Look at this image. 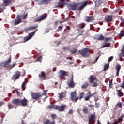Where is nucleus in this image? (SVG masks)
Segmentation results:
<instances>
[{
    "instance_id": "nucleus-22",
    "label": "nucleus",
    "mask_w": 124,
    "mask_h": 124,
    "mask_svg": "<svg viewBox=\"0 0 124 124\" xmlns=\"http://www.w3.org/2000/svg\"><path fill=\"white\" fill-rule=\"evenodd\" d=\"M59 97L60 100H63V98L66 96V94L64 92H62L59 94Z\"/></svg>"
},
{
    "instance_id": "nucleus-54",
    "label": "nucleus",
    "mask_w": 124,
    "mask_h": 124,
    "mask_svg": "<svg viewBox=\"0 0 124 124\" xmlns=\"http://www.w3.org/2000/svg\"><path fill=\"white\" fill-rule=\"evenodd\" d=\"M73 111H72V109H70L68 111V114H73Z\"/></svg>"
},
{
    "instance_id": "nucleus-61",
    "label": "nucleus",
    "mask_w": 124,
    "mask_h": 124,
    "mask_svg": "<svg viewBox=\"0 0 124 124\" xmlns=\"http://www.w3.org/2000/svg\"><path fill=\"white\" fill-rule=\"evenodd\" d=\"M98 59H99V57H98L96 58L95 59L96 62H97V60H98Z\"/></svg>"
},
{
    "instance_id": "nucleus-27",
    "label": "nucleus",
    "mask_w": 124,
    "mask_h": 124,
    "mask_svg": "<svg viewBox=\"0 0 124 124\" xmlns=\"http://www.w3.org/2000/svg\"><path fill=\"white\" fill-rule=\"evenodd\" d=\"M124 115L122 114L121 116L118 118V121H116V120H115L114 123H115V124H118L120 123H122V122H123V119H124Z\"/></svg>"
},
{
    "instance_id": "nucleus-42",
    "label": "nucleus",
    "mask_w": 124,
    "mask_h": 124,
    "mask_svg": "<svg viewBox=\"0 0 124 124\" xmlns=\"http://www.w3.org/2000/svg\"><path fill=\"white\" fill-rule=\"evenodd\" d=\"M51 118L52 119V120H55V119H57V115L52 114L50 116Z\"/></svg>"
},
{
    "instance_id": "nucleus-49",
    "label": "nucleus",
    "mask_w": 124,
    "mask_h": 124,
    "mask_svg": "<svg viewBox=\"0 0 124 124\" xmlns=\"http://www.w3.org/2000/svg\"><path fill=\"white\" fill-rule=\"evenodd\" d=\"M48 108H50V109H52V108H54V109H55V106H54V105H49L48 106Z\"/></svg>"
},
{
    "instance_id": "nucleus-10",
    "label": "nucleus",
    "mask_w": 124,
    "mask_h": 124,
    "mask_svg": "<svg viewBox=\"0 0 124 124\" xmlns=\"http://www.w3.org/2000/svg\"><path fill=\"white\" fill-rule=\"evenodd\" d=\"M67 107L66 105H62L61 106L55 105V109L58 110L59 112H63L65 110V108Z\"/></svg>"
},
{
    "instance_id": "nucleus-1",
    "label": "nucleus",
    "mask_w": 124,
    "mask_h": 124,
    "mask_svg": "<svg viewBox=\"0 0 124 124\" xmlns=\"http://www.w3.org/2000/svg\"><path fill=\"white\" fill-rule=\"evenodd\" d=\"M79 4H74V5H70L69 6V9L71 10H82L84 9L88 4H89V1H85L81 3V6H79Z\"/></svg>"
},
{
    "instance_id": "nucleus-62",
    "label": "nucleus",
    "mask_w": 124,
    "mask_h": 124,
    "mask_svg": "<svg viewBox=\"0 0 124 124\" xmlns=\"http://www.w3.org/2000/svg\"><path fill=\"white\" fill-rule=\"evenodd\" d=\"M63 50H67V48L66 47H64L63 48Z\"/></svg>"
},
{
    "instance_id": "nucleus-53",
    "label": "nucleus",
    "mask_w": 124,
    "mask_h": 124,
    "mask_svg": "<svg viewBox=\"0 0 124 124\" xmlns=\"http://www.w3.org/2000/svg\"><path fill=\"white\" fill-rule=\"evenodd\" d=\"M62 27H63V25H62V26H59V27H58V29H59L58 31H62V30H62Z\"/></svg>"
},
{
    "instance_id": "nucleus-36",
    "label": "nucleus",
    "mask_w": 124,
    "mask_h": 124,
    "mask_svg": "<svg viewBox=\"0 0 124 124\" xmlns=\"http://www.w3.org/2000/svg\"><path fill=\"white\" fill-rule=\"evenodd\" d=\"M70 53H71V54H76V53H77V49L74 48L73 49L70 50Z\"/></svg>"
},
{
    "instance_id": "nucleus-9",
    "label": "nucleus",
    "mask_w": 124,
    "mask_h": 124,
    "mask_svg": "<svg viewBox=\"0 0 124 124\" xmlns=\"http://www.w3.org/2000/svg\"><path fill=\"white\" fill-rule=\"evenodd\" d=\"M11 62V58H9L7 61L5 62H2L0 63V66L1 67H5L6 68L9 67V64Z\"/></svg>"
},
{
    "instance_id": "nucleus-3",
    "label": "nucleus",
    "mask_w": 124,
    "mask_h": 124,
    "mask_svg": "<svg viewBox=\"0 0 124 124\" xmlns=\"http://www.w3.org/2000/svg\"><path fill=\"white\" fill-rule=\"evenodd\" d=\"M79 53L81 55V56H83V58H88L89 56H90V54H93V51L91 52L90 49L88 48H83L80 50H79Z\"/></svg>"
},
{
    "instance_id": "nucleus-6",
    "label": "nucleus",
    "mask_w": 124,
    "mask_h": 124,
    "mask_svg": "<svg viewBox=\"0 0 124 124\" xmlns=\"http://www.w3.org/2000/svg\"><path fill=\"white\" fill-rule=\"evenodd\" d=\"M70 95V99L72 101H73V102H77V101H78L79 97L77 96L76 91L71 92Z\"/></svg>"
},
{
    "instance_id": "nucleus-47",
    "label": "nucleus",
    "mask_w": 124,
    "mask_h": 124,
    "mask_svg": "<svg viewBox=\"0 0 124 124\" xmlns=\"http://www.w3.org/2000/svg\"><path fill=\"white\" fill-rule=\"evenodd\" d=\"M42 96H43V95H47V90H44L43 93H42Z\"/></svg>"
},
{
    "instance_id": "nucleus-15",
    "label": "nucleus",
    "mask_w": 124,
    "mask_h": 124,
    "mask_svg": "<svg viewBox=\"0 0 124 124\" xmlns=\"http://www.w3.org/2000/svg\"><path fill=\"white\" fill-rule=\"evenodd\" d=\"M43 123L44 124H55V120H53L51 122V120L48 118H45L43 120Z\"/></svg>"
},
{
    "instance_id": "nucleus-28",
    "label": "nucleus",
    "mask_w": 124,
    "mask_h": 124,
    "mask_svg": "<svg viewBox=\"0 0 124 124\" xmlns=\"http://www.w3.org/2000/svg\"><path fill=\"white\" fill-rule=\"evenodd\" d=\"M38 27V25H36L34 26H31L26 28L27 31H33V30H35V29H37Z\"/></svg>"
},
{
    "instance_id": "nucleus-11",
    "label": "nucleus",
    "mask_w": 124,
    "mask_h": 124,
    "mask_svg": "<svg viewBox=\"0 0 124 124\" xmlns=\"http://www.w3.org/2000/svg\"><path fill=\"white\" fill-rule=\"evenodd\" d=\"M31 96L33 99H40L42 97V94L40 93H32Z\"/></svg>"
},
{
    "instance_id": "nucleus-58",
    "label": "nucleus",
    "mask_w": 124,
    "mask_h": 124,
    "mask_svg": "<svg viewBox=\"0 0 124 124\" xmlns=\"http://www.w3.org/2000/svg\"><path fill=\"white\" fill-rule=\"evenodd\" d=\"M3 104H4L3 102L0 101V106H2Z\"/></svg>"
},
{
    "instance_id": "nucleus-55",
    "label": "nucleus",
    "mask_w": 124,
    "mask_h": 124,
    "mask_svg": "<svg viewBox=\"0 0 124 124\" xmlns=\"http://www.w3.org/2000/svg\"><path fill=\"white\" fill-rule=\"evenodd\" d=\"M4 11V10L2 8H0V13H1V12H3Z\"/></svg>"
},
{
    "instance_id": "nucleus-59",
    "label": "nucleus",
    "mask_w": 124,
    "mask_h": 124,
    "mask_svg": "<svg viewBox=\"0 0 124 124\" xmlns=\"http://www.w3.org/2000/svg\"><path fill=\"white\" fill-rule=\"evenodd\" d=\"M107 124H116V123L115 122H114L113 123L110 124V122L108 121L107 123Z\"/></svg>"
},
{
    "instance_id": "nucleus-32",
    "label": "nucleus",
    "mask_w": 124,
    "mask_h": 124,
    "mask_svg": "<svg viewBox=\"0 0 124 124\" xmlns=\"http://www.w3.org/2000/svg\"><path fill=\"white\" fill-rule=\"evenodd\" d=\"M88 87H89V83L86 81L81 86V89H86Z\"/></svg>"
},
{
    "instance_id": "nucleus-64",
    "label": "nucleus",
    "mask_w": 124,
    "mask_h": 124,
    "mask_svg": "<svg viewBox=\"0 0 124 124\" xmlns=\"http://www.w3.org/2000/svg\"><path fill=\"white\" fill-rule=\"evenodd\" d=\"M55 25H58V21H56V22H55Z\"/></svg>"
},
{
    "instance_id": "nucleus-30",
    "label": "nucleus",
    "mask_w": 124,
    "mask_h": 124,
    "mask_svg": "<svg viewBox=\"0 0 124 124\" xmlns=\"http://www.w3.org/2000/svg\"><path fill=\"white\" fill-rule=\"evenodd\" d=\"M10 3H11L10 0H3V6H7Z\"/></svg>"
},
{
    "instance_id": "nucleus-63",
    "label": "nucleus",
    "mask_w": 124,
    "mask_h": 124,
    "mask_svg": "<svg viewBox=\"0 0 124 124\" xmlns=\"http://www.w3.org/2000/svg\"><path fill=\"white\" fill-rule=\"evenodd\" d=\"M26 123H25V122H24V120L22 121V124H25Z\"/></svg>"
},
{
    "instance_id": "nucleus-16",
    "label": "nucleus",
    "mask_w": 124,
    "mask_h": 124,
    "mask_svg": "<svg viewBox=\"0 0 124 124\" xmlns=\"http://www.w3.org/2000/svg\"><path fill=\"white\" fill-rule=\"evenodd\" d=\"M67 85L69 88H74L75 87V83L73 81V77H72L69 82H67Z\"/></svg>"
},
{
    "instance_id": "nucleus-2",
    "label": "nucleus",
    "mask_w": 124,
    "mask_h": 124,
    "mask_svg": "<svg viewBox=\"0 0 124 124\" xmlns=\"http://www.w3.org/2000/svg\"><path fill=\"white\" fill-rule=\"evenodd\" d=\"M12 103H13V104H15V105L26 107V106L28 105V100L25 98H24L22 99L19 98L14 99L12 100Z\"/></svg>"
},
{
    "instance_id": "nucleus-43",
    "label": "nucleus",
    "mask_w": 124,
    "mask_h": 124,
    "mask_svg": "<svg viewBox=\"0 0 124 124\" xmlns=\"http://www.w3.org/2000/svg\"><path fill=\"white\" fill-rule=\"evenodd\" d=\"M8 107L9 109H12V108H14V105H12L10 103H9L8 104Z\"/></svg>"
},
{
    "instance_id": "nucleus-18",
    "label": "nucleus",
    "mask_w": 124,
    "mask_h": 124,
    "mask_svg": "<svg viewBox=\"0 0 124 124\" xmlns=\"http://www.w3.org/2000/svg\"><path fill=\"white\" fill-rule=\"evenodd\" d=\"M95 120V115H92L90 116L89 120V124H94Z\"/></svg>"
},
{
    "instance_id": "nucleus-23",
    "label": "nucleus",
    "mask_w": 124,
    "mask_h": 124,
    "mask_svg": "<svg viewBox=\"0 0 124 124\" xmlns=\"http://www.w3.org/2000/svg\"><path fill=\"white\" fill-rule=\"evenodd\" d=\"M124 30H122L120 33L117 35V37L119 38V39H122V37H124Z\"/></svg>"
},
{
    "instance_id": "nucleus-52",
    "label": "nucleus",
    "mask_w": 124,
    "mask_h": 124,
    "mask_svg": "<svg viewBox=\"0 0 124 124\" xmlns=\"http://www.w3.org/2000/svg\"><path fill=\"white\" fill-rule=\"evenodd\" d=\"M95 107L96 108H98V107H99V103H96Z\"/></svg>"
},
{
    "instance_id": "nucleus-57",
    "label": "nucleus",
    "mask_w": 124,
    "mask_h": 124,
    "mask_svg": "<svg viewBox=\"0 0 124 124\" xmlns=\"http://www.w3.org/2000/svg\"><path fill=\"white\" fill-rule=\"evenodd\" d=\"M17 96H20V95H21V93H20L19 91H17Z\"/></svg>"
},
{
    "instance_id": "nucleus-31",
    "label": "nucleus",
    "mask_w": 124,
    "mask_h": 124,
    "mask_svg": "<svg viewBox=\"0 0 124 124\" xmlns=\"http://www.w3.org/2000/svg\"><path fill=\"white\" fill-rule=\"evenodd\" d=\"M92 21H93V16H87L86 19V22H92Z\"/></svg>"
},
{
    "instance_id": "nucleus-44",
    "label": "nucleus",
    "mask_w": 124,
    "mask_h": 124,
    "mask_svg": "<svg viewBox=\"0 0 124 124\" xmlns=\"http://www.w3.org/2000/svg\"><path fill=\"white\" fill-rule=\"evenodd\" d=\"M121 22L120 24V27H124V18L121 19Z\"/></svg>"
},
{
    "instance_id": "nucleus-35",
    "label": "nucleus",
    "mask_w": 124,
    "mask_h": 124,
    "mask_svg": "<svg viewBox=\"0 0 124 124\" xmlns=\"http://www.w3.org/2000/svg\"><path fill=\"white\" fill-rule=\"evenodd\" d=\"M109 63L108 64L105 65L104 66V71H106V70H108V69H109Z\"/></svg>"
},
{
    "instance_id": "nucleus-25",
    "label": "nucleus",
    "mask_w": 124,
    "mask_h": 124,
    "mask_svg": "<svg viewBox=\"0 0 124 124\" xmlns=\"http://www.w3.org/2000/svg\"><path fill=\"white\" fill-rule=\"evenodd\" d=\"M92 96L93 95H92V93H91V92H89L87 93V96L84 98L85 101H88L90 100V98H91Z\"/></svg>"
},
{
    "instance_id": "nucleus-38",
    "label": "nucleus",
    "mask_w": 124,
    "mask_h": 124,
    "mask_svg": "<svg viewBox=\"0 0 124 124\" xmlns=\"http://www.w3.org/2000/svg\"><path fill=\"white\" fill-rule=\"evenodd\" d=\"M84 95H85V93L81 92L79 94V97H78V99H79L80 100L82 99V98H83V97H84Z\"/></svg>"
},
{
    "instance_id": "nucleus-46",
    "label": "nucleus",
    "mask_w": 124,
    "mask_h": 124,
    "mask_svg": "<svg viewBox=\"0 0 124 124\" xmlns=\"http://www.w3.org/2000/svg\"><path fill=\"white\" fill-rule=\"evenodd\" d=\"M109 88H112V85H113V79H111L110 81H109Z\"/></svg>"
},
{
    "instance_id": "nucleus-21",
    "label": "nucleus",
    "mask_w": 124,
    "mask_h": 124,
    "mask_svg": "<svg viewBox=\"0 0 124 124\" xmlns=\"http://www.w3.org/2000/svg\"><path fill=\"white\" fill-rule=\"evenodd\" d=\"M105 20L107 21V22H112V21H113V16H107L105 17Z\"/></svg>"
},
{
    "instance_id": "nucleus-29",
    "label": "nucleus",
    "mask_w": 124,
    "mask_h": 124,
    "mask_svg": "<svg viewBox=\"0 0 124 124\" xmlns=\"http://www.w3.org/2000/svg\"><path fill=\"white\" fill-rule=\"evenodd\" d=\"M96 39L98 41H103L105 39V37L102 34L98 35Z\"/></svg>"
},
{
    "instance_id": "nucleus-12",
    "label": "nucleus",
    "mask_w": 124,
    "mask_h": 124,
    "mask_svg": "<svg viewBox=\"0 0 124 124\" xmlns=\"http://www.w3.org/2000/svg\"><path fill=\"white\" fill-rule=\"evenodd\" d=\"M38 30H36L35 31H34V32H31L30 34H29V35L24 37V40L25 42H26V41H28L29 40H30V39L31 38V37H32L33 35H34V34H35V32H36V31H37Z\"/></svg>"
},
{
    "instance_id": "nucleus-40",
    "label": "nucleus",
    "mask_w": 124,
    "mask_h": 124,
    "mask_svg": "<svg viewBox=\"0 0 124 124\" xmlns=\"http://www.w3.org/2000/svg\"><path fill=\"white\" fill-rule=\"evenodd\" d=\"M116 106L119 107V108H122L123 107V103H122V102L117 103Z\"/></svg>"
},
{
    "instance_id": "nucleus-48",
    "label": "nucleus",
    "mask_w": 124,
    "mask_h": 124,
    "mask_svg": "<svg viewBox=\"0 0 124 124\" xmlns=\"http://www.w3.org/2000/svg\"><path fill=\"white\" fill-rule=\"evenodd\" d=\"M37 61L41 62V61H42V56H39L37 59Z\"/></svg>"
},
{
    "instance_id": "nucleus-17",
    "label": "nucleus",
    "mask_w": 124,
    "mask_h": 124,
    "mask_svg": "<svg viewBox=\"0 0 124 124\" xmlns=\"http://www.w3.org/2000/svg\"><path fill=\"white\" fill-rule=\"evenodd\" d=\"M47 18V15L46 14L41 15L38 19H36V22H40L42 20H45Z\"/></svg>"
},
{
    "instance_id": "nucleus-60",
    "label": "nucleus",
    "mask_w": 124,
    "mask_h": 124,
    "mask_svg": "<svg viewBox=\"0 0 124 124\" xmlns=\"http://www.w3.org/2000/svg\"><path fill=\"white\" fill-rule=\"evenodd\" d=\"M97 124H101V123H100V121L98 120V121H97Z\"/></svg>"
},
{
    "instance_id": "nucleus-33",
    "label": "nucleus",
    "mask_w": 124,
    "mask_h": 124,
    "mask_svg": "<svg viewBox=\"0 0 124 124\" xmlns=\"http://www.w3.org/2000/svg\"><path fill=\"white\" fill-rule=\"evenodd\" d=\"M118 93V96L119 97H122V96H124V93L122 91V89L117 91Z\"/></svg>"
},
{
    "instance_id": "nucleus-14",
    "label": "nucleus",
    "mask_w": 124,
    "mask_h": 124,
    "mask_svg": "<svg viewBox=\"0 0 124 124\" xmlns=\"http://www.w3.org/2000/svg\"><path fill=\"white\" fill-rule=\"evenodd\" d=\"M21 22L22 19H21V15H17L16 18L14 20L15 25H19Z\"/></svg>"
},
{
    "instance_id": "nucleus-51",
    "label": "nucleus",
    "mask_w": 124,
    "mask_h": 124,
    "mask_svg": "<svg viewBox=\"0 0 124 124\" xmlns=\"http://www.w3.org/2000/svg\"><path fill=\"white\" fill-rule=\"evenodd\" d=\"M15 65H16V64H13L12 66H10L9 67H10V69H12V68H13V67H15Z\"/></svg>"
},
{
    "instance_id": "nucleus-34",
    "label": "nucleus",
    "mask_w": 124,
    "mask_h": 124,
    "mask_svg": "<svg viewBox=\"0 0 124 124\" xmlns=\"http://www.w3.org/2000/svg\"><path fill=\"white\" fill-rule=\"evenodd\" d=\"M82 112L84 113V114H88L89 113V109L87 108V107H84L82 110Z\"/></svg>"
},
{
    "instance_id": "nucleus-20",
    "label": "nucleus",
    "mask_w": 124,
    "mask_h": 124,
    "mask_svg": "<svg viewBox=\"0 0 124 124\" xmlns=\"http://www.w3.org/2000/svg\"><path fill=\"white\" fill-rule=\"evenodd\" d=\"M52 0H42L38 3L39 5H42L43 4H48L50 1H51Z\"/></svg>"
},
{
    "instance_id": "nucleus-24",
    "label": "nucleus",
    "mask_w": 124,
    "mask_h": 124,
    "mask_svg": "<svg viewBox=\"0 0 124 124\" xmlns=\"http://www.w3.org/2000/svg\"><path fill=\"white\" fill-rule=\"evenodd\" d=\"M110 46H111V43L105 42L103 43L101 48H107V47H110Z\"/></svg>"
},
{
    "instance_id": "nucleus-8",
    "label": "nucleus",
    "mask_w": 124,
    "mask_h": 124,
    "mask_svg": "<svg viewBox=\"0 0 124 124\" xmlns=\"http://www.w3.org/2000/svg\"><path fill=\"white\" fill-rule=\"evenodd\" d=\"M65 5V0H60L59 1L55 3L56 8H63Z\"/></svg>"
},
{
    "instance_id": "nucleus-39",
    "label": "nucleus",
    "mask_w": 124,
    "mask_h": 124,
    "mask_svg": "<svg viewBox=\"0 0 124 124\" xmlns=\"http://www.w3.org/2000/svg\"><path fill=\"white\" fill-rule=\"evenodd\" d=\"M124 46H123L122 50H121V53L119 55L120 58H122V57H124Z\"/></svg>"
},
{
    "instance_id": "nucleus-19",
    "label": "nucleus",
    "mask_w": 124,
    "mask_h": 124,
    "mask_svg": "<svg viewBox=\"0 0 124 124\" xmlns=\"http://www.w3.org/2000/svg\"><path fill=\"white\" fill-rule=\"evenodd\" d=\"M40 79L42 81H43L44 80H46V74H45V73L44 72H42L41 74H39L38 75Z\"/></svg>"
},
{
    "instance_id": "nucleus-41",
    "label": "nucleus",
    "mask_w": 124,
    "mask_h": 124,
    "mask_svg": "<svg viewBox=\"0 0 124 124\" xmlns=\"http://www.w3.org/2000/svg\"><path fill=\"white\" fill-rule=\"evenodd\" d=\"M26 83L27 82H25L22 83L21 88L23 91H25V90L26 89V87H25V86H26Z\"/></svg>"
},
{
    "instance_id": "nucleus-26",
    "label": "nucleus",
    "mask_w": 124,
    "mask_h": 124,
    "mask_svg": "<svg viewBox=\"0 0 124 124\" xmlns=\"http://www.w3.org/2000/svg\"><path fill=\"white\" fill-rule=\"evenodd\" d=\"M122 66L120 64H118L116 65V76H119V73H120V70H121V68Z\"/></svg>"
},
{
    "instance_id": "nucleus-4",
    "label": "nucleus",
    "mask_w": 124,
    "mask_h": 124,
    "mask_svg": "<svg viewBox=\"0 0 124 124\" xmlns=\"http://www.w3.org/2000/svg\"><path fill=\"white\" fill-rule=\"evenodd\" d=\"M86 25L87 24H86V23L84 22L79 23L78 25V32H79V33H80V34H83V33L85 32V30H84L83 29H85V27H86Z\"/></svg>"
},
{
    "instance_id": "nucleus-13",
    "label": "nucleus",
    "mask_w": 124,
    "mask_h": 124,
    "mask_svg": "<svg viewBox=\"0 0 124 124\" xmlns=\"http://www.w3.org/2000/svg\"><path fill=\"white\" fill-rule=\"evenodd\" d=\"M21 76V73L19 71L15 72V74L12 77V80H17L19 79Z\"/></svg>"
},
{
    "instance_id": "nucleus-37",
    "label": "nucleus",
    "mask_w": 124,
    "mask_h": 124,
    "mask_svg": "<svg viewBox=\"0 0 124 124\" xmlns=\"http://www.w3.org/2000/svg\"><path fill=\"white\" fill-rule=\"evenodd\" d=\"M105 42H109V41H111L112 40V38L111 37H106L104 39Z\"/></svg>"
},
{
    "instance_id": "nucleus-56",
    "label": "nucleus",
    "mask_w": 124,
    "mask_h": 124,
    "mask_svg": "<svg viewBox=\"0 0 124 124\" xmlns=\"http://www.w3.org/2000/svg\"><path fill=\"white\" fill-rule=\"evenodd\" d=\"M67 30H70V27L69 26H67L66 27V29H64V31H67Z\"/></svg>"
},
{
    "instance_id": "nucleus-5",
    "label": "nucleus",
    "mask_w": 124,
    "mask_h": 124,
    "mask_svg": "<svg viewBox=\"0 0 124 124\" xmlns=\"http://www.w3.org/2000/svg\"><path fill=\"white\" fill-rule=\"evenodd\" d=\"M68 75H69V72L63 70H60L58 73V77L59 78H61V79H64V77L68 76Z\"/></svg>"
},
{
    "instance_id": "nucleus-45",
    "label": "nucleus",
    "mask_w": 124,
    "mask_h": 124,
    "mask_svg": "<svg viewBox=\"0 0 124 124\" xmlns=\"http://www.w3.org/2000/svg\"><path fill=\"white\" fill-rule=\"evenodd\" d=\"M113 59H114V57L113 56H110L109 58H108V62L109 63H110V62H112V61H113Z\"/></svg>"
},
{
    "instance_id": "nucleus-50",
    "label": "nucleus",
    "mask_w": 124,
    "mask_h": 124,
    "mask_svg": "<svg viewBox=\"0 0 124 124\" xmlns=\"http://www.w3.org/2000/svg\"><path fill=\"white\" fill-rule=\"evenodd\" d=\"M27 17H28V13H27L25 15L23 16H22L23 20H25V19H26V18H27Z\"/></svg>"
},
{
    "instance_id": "nucleus-7",
    "label": "nucleus",
    "mask_w": 124,
    "mask_h": 124,
    "mask_svg": "<svg viewBox=\"0 0 124 124\" xmlns=\"http://www.w3.org/2000/svg\"><path fill=\"white\" fill-rule=\"evenodd\" d=\"M89 82H90V83H91L92 84H93V87H97V83H96V82H97V78H96V77H95L94 76L91 75L90 76Z\"/></svg>"
}]
</instances>
